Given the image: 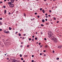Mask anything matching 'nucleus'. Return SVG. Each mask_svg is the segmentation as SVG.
Returning a JSON list of instances; mask_svg holds the SVG:
<instances>
[{
	"label": "nucleus",
	"instance_id": "c85d7f7f",
	"mask_svg": "<svg viewBox=\"0 0 62 62\" xmlns=\"http://www.w3.org/2000/svg\"><path fill=\"white\" fill-rule=\"evenodd\" d=\"M37 17H38V18H39V16H37Z\"/></svg>",
	"mask_w": 62,
	"mask_h": 62
},
{
	"label": "nucleus",
	"instance_id": "4c0bfd02",
	"mask_svg": "<svg viewBox=\"0 0 62 62\" xmlns=\"http://www.w3.org/2000/svg\"><path fill=\"white\" fill-rule=\"evenodd\" d=\"M35 15H37V13H35Z\"/></svg>",
	"mask_w": 62,
	"mask_h": 62
},
{
	"label": "nucleus",
	"instance_id": "e433bc0d",
	"mask_svg": "<svg viewBox=\"0 0 62 62\" xmlns=\"http://www.w3.org/2000/svg\"><path fill=\"white\" fill-rule=\"evenodd\" d=\"M44 40H46V38H44Z\"/></svg>",
	"mask_w": 62,
	"mask_h": 62
},
{
	"label": "nucleus",
	"instance_id": "1a4fd4ad",
	"mask_svg": "<svg viewBox=\"0 0 62 62\" xmlns=\"http://www.w3.org/2000/svg\"><path fill=\"white\" fill-rule=\"evenodd\" d=\"M42 23H44L45 22V20L44 19H43L42 20Z\"/></svg>",
	"mask_w": 62,
	"mask_h": 62
},
{
	"label": "nucleus",
	"instance_id": "bb28decb",
	"mask_svg": "<svg viewBox=\"0 0 62 62\" xmlns=\"http://www.w3.org/2000/svg\"><path fill=\"white\" fill-rule=\"evenodd\" d=\"M8 14L9 15H10V14H11V13L10 12H9L8 13Z\"/></svg>",
	"mask_w": 62,
	"mask_h": 62
},
{
	"label": "nucleus",
	"instance_id": "5fc2aeb1",
	"mask_svg": "<svg viewBox=\"0 0 62 62\" xmlns=\"http://www.w3.org/2000/svg\"><path fill=\"white\" fill-rule=\"evenodd\" d=\"M0 3H1V4H2V2H0Z\"/></svg>",
	"mask_w": 62,
	"mask_h": 62
},
{
	"label": "nucleus",
	"instance_id": "a878e982",
	"mask_svg": "<svg viewBox=\"0 0 62 62\" xmlns=\"http://www.w3.org/2000/svg\"><path fill=\"white\" fill-rule=\"evenodd\" d=\"M42 8H40V10H42Z\"/></svg>",
	"mask_w": 62,
	"mask_h": 62
},
{
	"label": "nucleus",
	"instance_id": "680f3d73",
	"mask_svg": "<svg viewBox=\"0 0 62 62\" xmlns=\"http://www.w3.org/2000/svg\"><path fill=\"white\" fill-rule=\"evenodd\" d=\"M40 55H42V54L41 53H40Z\"/></svg>",
	"mask_w": 62,
	"mask_h": 62
},
{
	"label": "nucleus",
	"instance_id": "20e7f679",
	"mask_svg": "<svg viewBox=\"0 0 62 62\" xmlns=\"http://www.w3.org/2000/svg\"><path fill=\"white\" fill-rule=\"evenodd\" d=\"M4 33L6 34H10V32H9V31H5Z\"/></svg>",
	"mask_w": 62,
	"mask_h": 62
},
{
	"label": "nucleus",
	"instance_id": "a18cd8bd",
	"mask_svg": "<svg viewBox=\"0 0 62 62\" xmlns=\"http://www.w3.org/2000/svg\"><path fill=\"white\" fill-rule=\"evenodd\" d=\"M34 60H32V61H31V62H34Z\"/></svg>",
	"mask_w": 62,
	"mask_h": 62
},
{
	"label": "nucleus",
	"instance_id": "7ed1b4c3",
	"mask_svg": "<svg viewBox=\"0 0 62 62\" xmlns=\"http://www.w3.org/2000/svg\"><path fill=\"white\" fill-rule=\"evenodd\" d=\"M9 6L11 8H13L14 7V4H11L9 5Z\"/></svg>",
	"mask_w": 62,
	"mask_h": 62
},
{
	"label": "nucleus",
	"instance_id": "f8f14e48",
	"mask_svg": "<svg viewBox=\"0 0 62 62\" xmlns=\"http://www.w3.org/2000/svg\"><path fill=\"white\" fill-rule=\"evenodd\" d=\"M15 10H14L13 11V12H12L11 13V14H13V13H14V11H15Z\"/></svg>",
	"mask_w": 62,
	"mask_h": 62
},
{
	"label": "nucleus",
	"instance_id": "cd10ccee",
	"mask_svg": "<svg viewBox=\"0 0 62 62\" xmlns=\"http://www.w3.org/2000/svg\"><path fill=\"white\" fill-rule=\"evenodd\" d=\"M27 47H29V45H27Z\"/></svg>",
	"mask_w": 62,
	"mask_h": 62
},
{
	"label": "nucleus",
	"instance_id": "3c124183",
	"mask_svg": "<svg viewBox=\"0 0 62 62\" xmlns=\"http://www.w3.org/2000/svg\"><path fill=\"white\" fill-rule=\"evenodd\" d=\"M46 25H48V24H49V23H46Z\"/></svg>",
	"mask_w": 62,
	"mask_h": 62
},
{
	"label": "nucleus",
	"instance_id": "338daca9",
	"mask_svg": "<svg viewBox=\"0 0 62 62\" xmlns=\"http://www.w3.org/2000/svg\"><path fill=\"white\" fill-rule=\"evenodd\" d=\"M21 44H23V42H21Z\"/></svg>",
	"mask_w": 62,
	"mask_h": 62
},
{
	"label": "nucleus",
	"instance_id": "603ef678",
	"mask_svg": "<svg viewBox=\"0 0 62 62\" xmlns=\"http://www.w3.org/2000/svg\"><path fill=\"white\" fill-rule=\"evenodd\" d=\"M48 17H51V15H49L48 16Z\"/></svg>",
	"mask_w": 62,
	"mask_h": 62
},
{
	"label": "nucleus",
	"instance_id": "69168bd1",
	"mask_svg": "<svg viewBox=\"0 0 62 62\" xmlns=\"http://www.w3.org/2000/svg\"><path fill=\"white\" fill-rule=\"evenodd\" d=\"M59 36L60 37H61L62 36L61 35H60Z\"/></svg>",
	"mask_w": 62,
	"mask_h": 62
},
{
	"label": "nucleus",
	"instance_id": "5701e85b",
	"mask_svg": "<svg viewBox=\"0 0 62 62\" xmlns=\"http://www.w3.org/2000/svg\"><path fill=\"white\" fill-rule=\"evenodd\" d=\"M54 20H56V18H55V17H54Z\"/></svg>",
	"mask_w": 62,
	"mask_h": 62
},
{
	"label": "nucleus",
	"instance_id": "b1692460",
	"mask_svg": "<svg viewBox=\"0 0 62 62\" xmlns=\"http://www.w3.org/2000/svg\"><path fill=\"white\" fill-rule=\"evenodd\" d=\"M59 58H56L57 60H59Z\"/></svg>",
	"mask_w": 62,
	"mask_h": 62
},
{
	"label": "nucleus",
	"instance_id": "e2e57ef3",
	"mask_svg": "<svg viewBox=\"0 0 62 62\" xmlns=\"http://www.w3.org/2000/svg\"><path fill=\"white\" fill-rule=\"evenodd\" d=\"M7 60H8L9 59V58H7Z\"/></svg>",
	"mask_w": 62,
	"mask_h": 62
},
{
	"label": "nucleus",
	"instance_id": "0eeeda50",
	"mask_svg": "<svg viewBox=\"0 0 62 62\" xmlns=\"http://www.w3.org/2000/svg\"><path fill=\"white\" fill-rule=\"evenodd\" d=\"M4 12L5 14H6V13H7V11H6V10H5L4 11Z\"/></svg>",
	"mask_w": 62,
	"mask_h": 62
},
{
	"label": "nucleus",
	"instance_id": "58836bf2",
	"mask_svg": "<svg viewBox=\"0 0 62 62\" xmlns=\"http://www.w3.org/2000/svg\"><path fill=\"white\" fill-rule=\"evenodd\" d=\"M22 39H24V37H23L22 38Z\"/></svg>",
	"mask_w": 62,
	"mask_h": 62
},
{
	"label": "nucleus",
	"instance_id": "6e6d98bb",
	"mask_svg": "<svg viewBox=\"0 0 62 62\" xmlns=\"http://www.w3.org/2000/svg\"><path fill=\"white\" fill-rule=\"evenodd\" d=\"M59 23V21H57V23Z\"/></svg>",
	"mask_w": 62,
	"mask_h": 62
},
{
	"label": "nucleus",
	"instance_id": "393cba45",
	"mask_svg": "<svg viewBox=\"0 0 62 62\" xmlns=\"http://www.w3.org/2000/svg\"><path fill=\"white\" fill-rule=\"evenodd\" d=\"M57 31H56V32L57 33H58V32H59V30H57Z\"/></svg>",
	"mask_w": 62,
	"mask_h": 62
},
{
	"label": "nucleus",
	"instance_id": "2eb2a0df",
	"mask_svg": "<svg viewBox=\"0 0 62 62\" xmlns=\"http://www.w3.org/2000/svg\"><path fill=\"white\" fill-rule=\"evenodd\" d=\"M23 14L24 16L25 17V16H26V14H25V13H24Z\"/></svg>",
	"mask_w": 62,
	"mask_h": 62
},
{
	"label": "nucleus",
	"instance_id": "4be33fe9",
	"mask_svg": "<svg viewBox=\"0 0 62 62\" xmlns=\"http://www.w3.org/2000/svg\"><path fill=\"white\" fill-rule=\"evenodd\" d=\"M3 8H6V6H3Z\"/></svg>",
	"mask_w": 62,
	"mask_h": 62
},
{
	"label": "nucleus",
	"instance_id": "c03bdc74",
	"mask_svg": "<svg viewBox=\"0 0 62 62\" xmlns=\"http://www.w3.org/2000/svg\"><path fill=\"white\" fill-rule=\"evenodd\" d=\"M45 21H47V19H46Z\"/></svg>",
	"mask_w": 62,
	"mask_h": 62
},
{
	"label": "nucleus",
	"instance_id": "052dcab7",
	"mask_svg": "<svg viewBox=\"0 0 62 62\" xmlns=\"http://www.w3.org/2000/svg\"><path fill=\"white\" fill-rule=\"evenodd\" d=\"M46 18H48V16H46Z\"/></svg>",
	"mask_w": 62,
	"mask_h": 62
},
{
	"label": "nucleus",
	"instance_id": "f257e3e1",
	"mask_svg": "<svg viewBox=\"0 0 62 62\" xmlns=\"http://www.w3.org/2000/svg\"><path fill=\"white\" fill-rule=\"evenodd\" d=\"M48 34L49 35H48V37L49 38H52V36H53V33L51 32V31H49V32L48 33Z\"/></svg>",
	"mask_w": 62,
	"mask_h": 62
},
{
	"label": "nucleus",
	"instance_id": "ddd939ff",
	"mask_svg": "<svg viewBox=\"0 0 62 62\" xmlns=\"http://www.w3.org/2000/svg\"><path fill=\"white\" fill-rule=\"evenodd\" d=\"M9 30H11V29H12L10 27H9Z\"/></svg>",
	"mask_w": 62,
	"mask_h": 62
},
{
	"label": "nucleus",
	"instance_id": "9d476101",
	"mask_svg": "<svg viewBox=\"0 0 62 62\" xmlns=\"http://www.w3.org/2000/svg\"><path fill=\"white\" fill-rule=\"evenodd\" d=\"M42 11L43 13H45V11L44 10H42Z\"/></svg>",
	"mask_w": 62,
	"mask_h": 62
},
{
	"label": "nucleus",
	"instance_id": "f3484780",
	"mask_svg": "<svg viewBox=\"0 0 62 62\" xmlns=\"http://www.w3.org/2000/svg\"><path fill=\"white\" fill-rule=\"evenodd\" d=\"M0 25H2V22H0Z\"/></svg>",
	"mask_w": 62,
	"mask_h": 62
},
{
	"label": "nucleus",
	"instance_id": "37998d69",
	"mask_svg": "<svg viewBox=\"0 0 62 62\" xmlns=\"http://www.w3.org/2000/svg\"><path fill=\"white\" fill-rule=\"evenodd\" d=\"M32 57H34V55H32Z\"/></svg>",
	"mask_w": 62,
	"mask_h": 62
},
{
	"label": "nucleus",
	"instance_id": "473e14b6",
	"mask_svg": "<svg viewBox=\"0 0 62 62\" xmlns=\"http://www.w3.org/2000/svg\"><path fill=\"white\" fill-rule=\"evenodd\" d=\"M40 48L42 47V45L40 46Z\"/></svg>",
	"mask_w": 62,
	"mask_h": 62
},
{
	"label": "nucleus",
	"instance_id": "a19ab883",
	"mask_svg": "<svg viewBox=\"0 0 62 62\" xmlns=\"http://www.w3.org/2000/svg\"><path fill=\"white\" fill-rule=\"evenodd\" d=\"M53 53H54V50H53Z\"/></svg>",
	"mask_w": 62,
	"mask_h": 62
},
{
	"label": "nucleus",
	"instance_id": "aec40b11",
	"mask_svg": "<svg viewBox=\"0 0 62 62\" xmlns=\"http://www.w3.org/2000/svg\"><path fill=\"white\" fill-rule=\"evenodd\" d=\"M35 40H37L38 39V38L37 37H36V38H35Z\"/></svg>",
	"mask_w": 62,
	"mask_h": 62
},
{
	"label": "nucleus",
	"instance_id": "7c9ffc66",
	"mask_svg": "<svg viewBox=\"0 0 62 62\" xmlns=\"http://www.w3.org/2000/svg\"><path fill=\"white\" fill-rule=\"evenodd\" d=\"M29 40H31V39L30 38H29Z\"/></svg>",
	"mask_w": 62,
	"mask_h": 62
},
{
	"label": "nucleus",
	"instance_id": "412c9836",
	"mask_svg": "<svg viewBox=\"0 0 62 62\" xmlns=\"http://www.w3.org/2000/svg\"><path fill=\"white\" fill-rule=\"evenodd\" d=\"M18 33V31H16L15 33V34L16 35V34H17V33Z\"/></svg>",
	"mask_w": 62,
	"mask_h": 62
},
{
	"label": "nucleus",
	"instance_id": "4468645a",
	"mask_svg": "<svg viewBox=\"0 0 62 62\" xmlns=\"http://www.w3.org/2000/svg\"><path fill=\"white\" fill-rule=\"evenodd\" d=\"M18 35H19V36H21V34L20 33H19L18 34Z\"/></svg>",
	"mask_w": 62,
	"mask_h": 62
},
{
	"label": "nucleus",
	"instance_id": "dca6fc26",
	"mask_svg": "<svg viewBox=\"0 0 62 62\" xmlns=\"http://www.w3.org/2000/svg\"><path fill=\"white\" fill-rule=\"evenodd\" d=\"M24 56H25V57H27V56H28V55H24Z\"/></svg>",
	"mask_w": 62,
	"mask_h": 62
},
{
	"label": "nucleus",
	"instance_id": "423d86ee",
	"mask_svg": "<svg viewBox=\"0 0 62 62\" xmlns=\"http://www.w3.org/2000/svg\"><path fill=\"white\" fill-rule=\"evenodd\" d=\"M14 1H15V0H11V2L12 3H13L14 2Z\"/></svg>",
	"mask_w": 62,
	"mask_h": 62
},
{
	"label": "nucleus",
	"instance_id": "9b49d317",
	"mask_svg": "<svg viewBox=\"0 0 62 62\" xmlns=\"http://www.w3.org/2000/svg\"><path fill=\"white\" fill-rule=\"evenodd\" d=\"M35 20V18H33L32 19H31V21H34Z\"/></svg>",
	"mask_w": 62,
	"mask_h": 62
},
{
	"label": "nucleus",
	"instance_id": "0e129e2a",
	"mask_svg": "<svg viewBox=\"0 0 62 62\" xmlns=\"http://www.w3.org/2000/svg\"><path fill=\"white\" fill-rule=\"evenodd\" d=\"M45 47H47V45H46Z\"/></svg>",
	"mask_w": 62,
	"mask_h": 62
},
{
	"label": "nucleus",
	"instance_id": "72a5a7b5",
	"mask_svg": "<svg viewBox=\"0 0 62 62\" xmlns=\"http://www.w3.org/2000/svg\"><path fill=\"white\" fill-rule=\"evenodd\" d=\"M49 12L51 13V12H52V11H51V10H50L49 11Z\"/></svg>",
	"mask_w": 62,
	"mask_h": 62
},
{
	"label": "nucleus",
	"instance_id": "09e8293b",
	"mask_svg": "<svg viewBox=\"0 0 62 62\" xmlns=\"http://www.w3.org/2000/svg\"><path fill=\"white\" fill-rule=\"evenodd\" d=\"M45 15H46V16H47V14L46 13V14H45Z\"/></svg>",
	"mask_w": 62,
	"mask_h": 62
},
{
	"label": "nucleus",
	"instance_id": "13d9d810",
	"mask_svg": "<svg viewBox=\"0 0 62 62\" xmlns=\"http://www.w3.org/2000/svg\"><path fill=\"white\" fill-rule=\"evenodd\" d=\"M44 52L45 53V52H46V51H45V50H44Z\"/></svg>",
	"mask_w": 62,
	"mask_h": 62
},
{
	"label": "nucleus",
	"instance_id": "2f4dec72",
	"mask_svg": "<svg viewBox=\"0 0 62 62\" xmlns=\"http://www.w3.org/2000/svg\"><path fill=\"white\" fill-rule=\"evenodd\" d=\"M20 57H22V55L21 54L20 55Z\"/></svg>",
	"mask_w": 62,
	"mask_h": 62
},
{
	"label": "nucleus",
	"instance_id": "4d7b16f0",
	"mask_svg": "<svg viewBox=\"0 0 62 62\" xmlns=\"http://www.w3.org/2000/svg\"><path fill=\"white\" fill-rule=\"evenodd\" d=\"M35 33L36 34H38V32H36Z\"/></svg>",
	"mask_w": 62,
	"mask_h": 62
},
{
	"label": "nucleus",
	"instance_id": "6ab92c4d",
	"mask_svg": "<svg viewBox=\"0 0 62 62\" xmlns=\"http://www.w3.org/2000/svg\"><path fill=\"white\" fill-rule=\"evenodd\" d=\"M32 41H34V39H32Z\"/></svg>",
	"mask_w": 62,
	"mask_h": 62
},
{
	"label": "nucleus",
	"instance_id": "8fccbe9b",
	"mask_svg": "<svg viewBox=\"0 0 62 62\" xmlns=\"http://www.w3.org/2000/svg\"><path fill=\"white\" fill-rule=\"evenodd\" d=\"M20 47H23V46L22 45L20 46Z\"/></svg>",
	"mask_w": 62,
	"mask_h": 62
},
{
	"label": "nucleus",
	"instance_id": "774afa93",
	"mask_svg": "<svg viewBox=\"0 0 62 62\" xmlns=\"http://www.w3.org/2000/svg\"><path fill=\"white\" fill-rule=\"evenodd\" d=\"M17 62H20L18 61H17Z\"/></svg>",
	"mask_w": 62,
	"mask_h": 62
},
{
	"label": "nucleus",
	"instance_id": "49530a36",
	"mask_svg": "<svg viewBox=\"0 0 62 62\" xmlns=\"http://www.w3.org/2000/svg\"><path fill=\"white\" fill-rule=\"evenodd\" d=\"M15 61V62H16V61H17V60H14Z\"/></svg>",
	"mask_w": 62,
	"mask_h": 62
},
{
	"label": "nucleus",
	"instance_id": "bf43d9fd",
	"mask_svg": "<svg viewBox=\"0 0 62 62\" xmlns=\"http://www.w3.org/2000/svg\"><path fill=\"white\" fill-rule=\"evenodd\" d=\"M8 39H7L6 40V41H8Z\"/></svg>",
	"mask_w": 62,
	"mask_h": 62
},
{
	"label": "nucleus",
	"instance_id": "864d4df0",
	"mask_svg": "<svg viewBox=\"0 0 62 62\" xmlns=\"http://www.w3.org/2000/svg\"><path fill=\"white\" fill-rule=\"evenodd\" d=\"M54 8V7H53L52 8V9H53V8Z\"/></svg>",
	"mask_w": 62,
	"mask_h": 62
},
{
	"label": "nucleus",
	"instance_id": "a211bd4d",
	"mask_svg": "<svg viewBox=\"0 0 62 62\" xmlns=\"http://www.w3.org/2000/svg\"><path fill=\"white\" fill-rule=\"evenodd\" d=\"M41 26H44V25L43 24H41Z\"/></svg>",
	"mask_w": 62,
	"mask_h": 62
},
{
	"label": "nucleus",
	"instance_id": "f704fd0d",
	"mask_svg": "<svg viewBox=\"0 0 62 62\" xmlns=\"http://www.w3.org/2000/svg\"><path fill=\"white\" fill-rule=\"evenodd\" d=\"M2 31V29H0V31Z\"/></svg>",
	"mask_w": 62,
	"mask_h": 62
},
{
	"label": "nucleus",
	"instance_id": "ea45409f",
	"mask_svg": "<svg viewBox=\"0 0 62 62\" xmlns=\"http://www.w3.org/2000/svg\"><path fill=\"white\" fill-rule=\"evenodd\" d=\"M46 55L45 54H44V56H45Z\"/></svg>",
	"mask_w": 62,
	"mask_h": 62
},
{
	"label": "nucleus",
	"instance_id": "79ce46f5",
	"mask_svg": "<svg viewBox=\"0 0 62 62\" xmlns=\"http://www.w3.org/2000/svg\"><path fill=\"white\" fill-rule=\"evenodd\" d=\"M23 35H24V36H25V35H26V34H23Z\"/></svg>",
	"mask_w": 62,
	"mask_h": 62
},
{
	"label": "nucleus",
	"instance_id": "39448f33",
	"mask_svg": "<svg viewBox=\"0 0 62 62\" xmlns=\"http://www.w3.org/2000/svg\"><path fill=\"white\" fill-rule=\"evenodd\" d=\"M62 45H59L58 46V48H59V49H61L62 48Z\"/></svg>",
	"mask_w": 62,
	"mask_h": 62
},
{
	"label": "nucleus",
	"instance_id": "6e6552de",
	"mask_svg": "<svg viewBox=\"0 0 62 62\" xmlns=\"http://www.w3.org/2000/svg\"><path fill=\"white\" fill-rule=\"evenodd\" d=\"M12 3V2H9L8 3V5H10V4H11Z\"/></svg>",
	"mask_w": 62,
	"mask_h": 62
},
{
	"label": "nucleus",
	"instance_id": "c756f323",
	"mask_svg": "<svg viewBox=\"0 0 62 62\" xmlns=\"http://www.w3.org/2000/svg\"><path fill=\"white\" fill-rule=\"evenodd\" d=\"M21 60H23V58H21Z\"/></svg>",
	"mask_w": 62,
	"mask_h": 62
},
{
	"label": "nucleus",
	"instance_id": "de8ad7c7",
	"mask_svg": "<svg viewBox=\"0 0 62 62\" xmlns=\"http://www.w3.org/2000/svg\"><path fill=\"white\" fill-rule=\"evenodd\" d=\"M34 37H35V36H34L33 35L32 37L33 38H34Z\"/></svg>",
	"mask_w": 62,
	"mask_h": 62
},
{
	"label": "nucleus",
	"instance_id": "f03ea898",
	"mask_svg": "<svg viewBox=\"0 0 62 62\" xmlns=\"http://www.w3.org/2000/svg\"><path fill=\"white\" fill-rule=\"evenodd\" d=\"M54 41V42H56L57 41V39L55 38H53Z\"/></svg>",
	"mask_w": 62,
	"mask_h": 62
},
{
	"label": "nucleus",
	"instance_id": "c9c22d12",
	"mask_svg": "<svg viewBox=\"0 0 62 62\" xmlns=\"http://www.w3.org/2000/svg\"><path fill=\"white\" fill-rule=\"evenodd\" d=\"M0 20H2V18H0Z\"/></svg>",
	"mask_w": 62,
	"mask_h": 62
}]
</instances>
